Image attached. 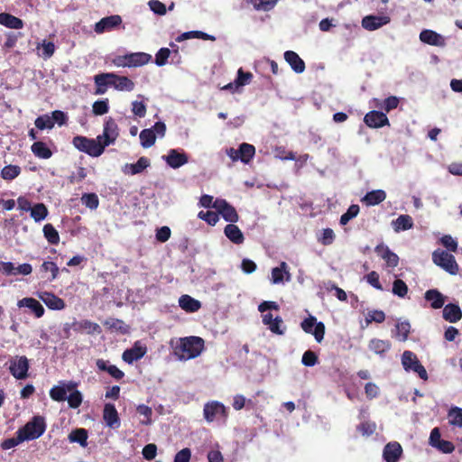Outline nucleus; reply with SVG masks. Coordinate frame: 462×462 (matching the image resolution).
<instances>
[{"instance_id":"aec40b11","label":"nucleus","mask_w":462,"mask_h":462,"mask_svg":"<svg viewBox=\"0 0 462 462\" xmlns=\"http://www.w3.org/2000/svg\"><path fill=\"white\" fill-rule=\"evenodd\" d=\"M163 159L165 160L166 163L173 169L181 167L189 161V158L185 152H179L175 149L170 150L168 154L163 156Z\"/></svg>"},{"instance_id":"864d4df0","label":"nucleus","mask_w":462,"mask_h":462,"mask_svg":"<svg viewBox=\"0 0 462 462\" xmlns=\"http://www.w3.org/2000/svg\"><path fill=\"white\" fill-rule=\"evenodd\" d=\"M70 394L67 396L69 406L72 409L79 408L82 403V393L77 390L76 388L72 391H70Z\"/></svg>"},{"instance_id":"f8f14e48","label":"nucleus","mask_w":462,"mask_h":462,"mask_svg":"<svg viewBox=\"0 0 462 462\" xmlns=\"http://www.w3.org/2000/svg\"><path fill=\"white\" fill-rule=\"evenodd\" d=\"M122 23V18L118 14H114L102 18L99 22L95 24L94 31L98 33H104L105 32H110L117 28Z\"/></svg>"},{"instance_id":"2eb2a0df","label":"nucleus","mask_w":462,"mask_h":462,"mask_svg":"<svg viewBox=\"0 0 462 462\" xmlns=\"http://www.w3.org/2000/svg\"><path fill=\"white\" fill-rule=\"evenodd\" d=\"M420 40L431 46L444 47L446 45L445 38L441 34L429 29L420 32Z\"/></svg>"},{"instance_id":"72a5a7b5","label":"nucleus","mask_w":462,"mask_h":462,"mask_svg":"<svg viewBox=\"0 0 462 462\" xmlns=\"http://www.w3.org/2000/svg\"><path fill=\"white\" fill-rule=\"evenodd\" d=\"M369 349L381 356H384L392 347L389 340L373 338L369 342Z\"/></svg>"},{"instance_id":"338daca9","label":"nucleus","mask_w":462,"mask_h":462,"mask_svg":"<svg viewBox=\"0 0 462 462\" xmlns=\"http://www.w3.org/2000/svg\"><path fill=\"white\" fill-rule=\"evenodd\" d=\"M319 361L318 356L311 350L304 352L301 362L305 366H314Z\"/></svg>"},{"instance_id":"f704fd0d","label":"nucleus","mask_w":462,"mask_h":462,"mask_svg":"<svg viewBox=\"0 0 462 462\" xmlns=\"http://www.w3.org/2000/svg\"><path fill=\"white\" fill-rule=\"evenodd\" d=\"M0 24L10 29H22L23 27L22 19L7 13L0 14Z\"/></svg>"},{"instance_id":"393cba45","label":"nucleus","mask_w":462,"mask_h":462,"mask_svg":"<svg viewBox=\"0 0 462 462\" xmlns=\"http://www.w3.org/2000/svg\"><path fill=\"white\" fill-rule=\"evenodd\" d=\"M284 60L296 73H302L305 70V62L295 51H286Z\"/></svg>"},{"instance_id":"6ab92c4d","label":"nucleus","mask_w":462,"mask_h":462,"mask_svg":"<svg viewBox=\"0 0 462 462\" xmlns=\"http://www.w3.org/2000/svg\"><path fill=\"white\" fill-rule=\"evenodd\" d=\"M39 298L51 310H61L66 307L65 301L52 292H41Z\"/></svg>"},{"instance_id":"603ef678","label":"nucleus","mask_w":462,"mask_h":462,"mask_svg":"<svg viewBox=\"0 0 462 462\" xmlns=\"http://www.w3.org/2000/svg\"><path fill=\"white\" fill-rule=\"evenodd\" d=\"M82 203L90 209H97L99 205V199L96 193H84L81 197Z\"/></svg>"},{"instance_id":"473e14b6","label":"nucleus","mask_w":462,"mask_h":462,"mask_svg":"<svg viewBox=\"0 0 462 462\" xmlns=\"http://www.w3.org/2000/svg\"><path fill=\"white\" fill-rule=\"evenodd\" d=\"M19 307H26L32 310L36 318H41L44 314L43 306L33 298H23L18 302Z\"/></svg>"},{"instance_id":"b1692460","label":"nucleus","mask_w":462,"mask_h":462,"mask_svg":"<svg viewBox=\"0 0 462 462\" xmlns=\"http://www.w3.org/2000/svg\"><path fill=\"white\" fill-rule=\"evenodd\" d=\"M443 319L450 323H456L462 318V310L457 304L448 303L442 311Z\"/></svg>"},{"instance_id":"37998d69","label":"nucleus","mask_w":462,"mask_h":462,"mask_svg":"<svg viewBox=\"0 0 462 462\" xmlns=\"http://www.w3.org/2000/svg\"><path fill=\"white\" fill-rule=\"evenodd\" d=\"M140 142L143 148H149L152 146L156 141V134L152 129H143L141 131Z\"/></svg>"},{"instance_id":"774afa93","label":"nucleus","mask_w":462,"mask_h":462,"mask_svg":"<svg viewBox=\"0 0 462 462\" xmlns=\"http://www.w3.org/2000/svg\"><path fill=\"white\" fill-rule=\"evenodd\" d=\"M190 457V449L189 448H184L175 455L173 462H189Z\"/></svg>"},{"instance_id":"cd10ccee","label":"nucleus","mask_w":462,"mask_h":462,"mask_svg":"<svg viewBox=\"0 0 462 462\" xmlns=\"http://www.w3.org/2000/svg\"><path fill=\"white\" fill-rule=\"evenodd\" d=\"M224 234L236 245H241L245 241L244 234L237 226L234 225V223L228 224L225 226Z\"/></svg>"},{"instance_id":"680f3d73","label":"nucleus","mask_w":462,"mask_h":462,"mask_svg":"<svg viewBox=\"0 0 462 462\" xmlns=\"http://www.w3.org/2000/svg\"><path fill=\"white\" fill-rule=\"evenodd\" d=\"M252 78L253 74L251 72H245L243 69L240 68L237 71V78L235 80L236 88L248 84Z\"/></svg>"},{"instance_id":"bf43d9fd","label":"nucleus","mask_w":462,"mask_h":462,"mask_svg":"<svg viewBox=\"0 0 462 462\" xmlns=\"http://www.w3.org/2000/svg\"><path fill=\"white\" fill-rule=\"evenodd\" d=\"M35 126L40 129H51L54 127V122L48 115L40 116L35 119Z\"/></svg>"},{"instance_id":"a19ab883","label":"nucleus","mask_w":462,"mask_h":462,"mask_svg":"<svg viewBox=\"0 0 462 462\" xmlns=\"http://www.w3.org/2000/svg\"><path fill=\"white\" fill-rule=\"evenodd\" d=\"M411 332V324L408 321L398 322L395 325L393 336L400 341H406Z\"/></svg>"},{"instance_id":"4c0bfd02","label":"nucleus","mask_w":462,"mask_h":462,"mask_svg":"<svg viewBox=\"0 0 462 462\" xmlns=\"http://www.w3.org/2000/svg\"><path fill=\"white\" fill-rule=\"evenodd\" d=\"M88 430L83 428L73 430L68 436L69 442L79 443L82 448L88 446Z\"/></svg>"},{"instance_id":"09e8293b","label":"nucleus","mask_w":462,"mask_h":462,"mask_svg":"<svg viewBox=\"0 0 462 462\" xmlns=\"http://www.w3.org/2000/svg\"><path fill=\"white\" fill-rule=\"evenodd\" d=\"M448 422L457 427H462V408L452 407L448 414Z\"/></svg>"},{"instance_id":"3c124183","label":"nucleus","mask_w":462,"mask_h":462,"mask_svg":"<svg viewBox=\"0 0 462 462\" xmlns=\"http://www.w3.org/2000/svg\"><path fill=\"white\" fill-rule=\"evenodd\" d=\"M359 210H360V208L358 205H356V204L351 205L347 208L346 212H345L340 217V220H339L340 225H342V226L346 225L351 219H353L354 217H356L358 215Z\"/></svg>"},{"instance_id":"9b49d317","label":"nucleus","mask_w":462,"mask_h":462,"mask_svg":"<svg viewBox=\"0 0 462 462\" xmlns=\"http://www.w3.org/2000/svg\"><path fill=\"white\" fill-rule=\"evenodd\" d=\"M77 385V383L73 381L60 382L59 385H55L50 390V397L55 402H64L67 399V392L74 390Z\"/></svg>"},{"instance_id":"5701e85b","label":"nucleus","mask_w":462,"mask_h":462,"mask_svg":"<svg viewBox=\"0 0 462 462\" xmlns=\"http://www.w3.org/2000/svg\"><path fill=\"white\" fill-rule=\"evenodd\" d=\"M150 166V160L147 157H140L135 163H126L123 171L125 174L135 175L143 172L146 168Z\"/></svg>"},{"instance_id":"c03bdc74","label":"nucleus","mask_w":462,"mask_h":462,"mask_svg":"<svg viewBox=\"0 0 462 462\" xmlns=\"http://www.w3.org/2000/svg\"><path fill=\"white\" fill-rule=\"evenodd\" d=\"M190 38H198V39L210 40V41L216 40L215 36L209 35L201 31H190V32H184V33L180 34V36H178L176 38V41L181 42V41L190 39Z\"/></svg>"},{"instance_id":"f257e3e1","label":"nucleus","mask_w":462,"mask_h":462,"mask_svg":"<svg viewBox=\"0 0 462 462\" xmlns=\"http://www.w3.org/2000/svg\"><path fill=\"white\" fill-rule=\"evenodd\" d=\"M170 346L179 360H189L196 358L202 353L205 342L199 337L189 336L176 340L171 339Z\"/></svg>"},{"instance_id":"6e6552de","label":"nucleus","mask_w":462,"mask_h":462,"mask_svg":"<svg viewBox=\"0 0 462 462\" xmlns=\"http://www.w3.org/2000/svg\"><path fill=\"white\" fill-rule=\"evenodd\" d=\"M119 135L118 125L116 121L109 117L104 125L103 134L97 136V140L104 145V149L114 143Z\"/></svg>"},{"instance_id":"423d86ee","label":"nucleus","mask_w":462,"mask_h":462,"mask_svg":"<svg viewBox=\"0 0 462 462\" xmlns=\"http://www.w3.org/2000/svg\"><path fill=\"white\" fill-rule=\"evenodd\" d=\"M300 328L305 333L313 335L318 343L323 340L326 328L323 322H318L316 317L310 315L304 319L300 323Z\"/></svg>"},{"instance_id":"58836bf2","label":"nucleus","mask_w":462,"mask_h":462,"mask_svg":"<svg viewBox=\"0 0 462 462\" xmlns=\"http://www.w3.org/2000/svg\"><path fill=\"white\" fill-rule=\"evenodd\" d=\"M239 160L247 164L255 154V148L253 144L243 143L238 148Z\"/></svg>"},{"instance_id":"de8ad7c7","label":"nucleus","mask_w":462,"mask_h":462,"mask_svg":"<svg viewBox=\"0 0 462 462\" xmlns=\"http://www.w3.org/2000/svg\"><path fill=\"white\" fill-rule=\"evenodd\" d=\"M104 326H106L109 329L120 331L123 334L128 332V328L125 326V322L118 319L108 318L104 321Z\"/></svg>"},{"instance_id":"0e129e2a","label":"nucleus","mask_w":462,"mask_h":462,"mask_svg":"<svg viewBox=\"0 0 462 462\" xmlns=\"http://www.w3.org/2000/svg\"><path fill=\"white\" fill-rule=\"evenodd\" d=\"M41 270L42 272H50L51 273V278L50 281H53L58 277L59 274V267L57 264L53 262L45 261L41 266Z\"/></svg>"},{"instance_id":"a211bd4d","label":"nucleus","mask_w":462,"mask_h":462,"mask_svg":"<svg viewBox=\"0 0 462 462\" xmlns=\"http://www.w3.org/2000/svg\"><path fill=\"white\" fill-rule=\"evenodd\" d=\"M402 454V446L400 443L393 441L385 445L383 451V457L386 462H398Z\"/></svg>"},{"instance_id":"f3484780","label":"nucleus","mask_w":462,"mask_h":462,"mask_svg":"<svg viewBox=\"0 0 462 462\" xmlns=\"http://www.w3.org/2000/svg\"><path fill=\"white\" fill-rule=\"evenodd\" d=\"M103 419L106 424L111 429H117L120 426L118 412L112 403H106L103 411Z\"/></svg>"},{"instance_id":"c85d7f7f","label":"nucleus","mask_w":462,"mask_h":462,"mask_svg":"<svg viewBox=\"0 0 462 462\" xmlns=\"http://www.w3.org/2000/svg\"><path fill=\"white\" fill-rule=\"evenodd\" d=\"M112 86L119 91H132L134 88V82L126 76H119L114 73Z\"/></svg>"},{"instance_id":"4468645a","label":"nucleus","mask_w":462,"mask_h":462,"mask_svg":"<svg viewBox=\"0 0 462 462\" xmlns=\"http://www.w3.org/2000/svg\"><path fill=\"white\" fill-rule=\"evenodd\" d=\"M374 252L376 254L386 262L388 267L394 268L399 263V256L391 251L388 245L381 243L377 245L374 248Z\"/></svg>"},{"instance_id":"f03ea898","label":"nucleus","mask_w":462,"mask_h":462,"mask_svg":"<svg viewBox=\"0 0 462 462\" xmlns=\"http://www.w3.org/2000/svg\"><path fill=\"white\" fill-rule=\"evenodd\" d=\"M46 430V423L42 416H34L32 420L28 421L18 431L23 440H32L40 438Z\"/></svg>"},{"instance_id":"dca6fc26","label":"nucleus","mask_w":462,"mask_h":462,"mask_svg":"<svg viewBox=\"0 0 462 462\" xmlns=\"http://www.w3.org/2000/svg\"><path fill=\"white\" fill-rule=\"evenodd\" d=\"M390 23L386 15H366L362 19V26L367 31H374Z\"/></svg>"},{"instance_id":"4d7b16f0","label":"nucleus","mask_w":462,"mask_h":462,"mask_svg":"<svg viewBox=\"0 0 462 462\" xmlns=\"http://www.w3.org/2000/svg\"><path fill=\"white\" fill-rule=\"evenodd\" d=\"M198 217L206 221L210 226H215L219 220L217 211L214 212V211H210V210H208V211L201 210L199 212Z\"/></svg>"},{"instance_id":"5fc2aeb1","label":"nucleus","mask_w":462,"mask_h":462,"mask_svg":"<svg viewBox=\"0 0 462 462\" xmlns=\"http://www.w3.org/2000/svg\"><path fill=\"white\" fill-rule=\"evenodd\" d=\"M407 284L401 279H396L393 283V293L400 298H404L408 293Z\"/></svg>"},{"instance_id":"a18cd8bd","label":"nucleus","mask_w":462,"mask_h":462,"mask_svg":"<svg viewBox=\"0 0 462 462\" xmlns=\"http://www.w3.org/2000/svg\"><path fill=\"white\" fill-rule=\"evenodd\" d=\"M43 235L51 245H58L60 242V235L51 224H46L43 226Z\"/></svg>"},{"instance_id":"4be33fe9","label":"nucleus","mask_w":462,"mask_h":462,"mask_svg":"<svg viewBox=\"0 0 462 462\" xmlns=\"http://www.w3.org/2000/svg\"><path fill=\"white\" fill-rule=\"evenodd\" d=\"M424 299L430 302L432 309H440L444 306L446 297L437 289H430L426 291Z\"/></svg>"},{"instance_id":"e433bc0d","label":"nucleus","mask_w":462,"mask_h":462,"mask_svg":"<svg viewBox=\"0 0 462 462\" xmlns=\"http://www.w3.org/2000/svg\"><path fill=\"white\" fill-rule=\"evenodd\" d=\"M180 307L187 312H195L201 307V303L190 297L189 295H182L179 300Z\"/></svg>"},{"instance_id":"79ce46f5","label":"nucleus","mask_w":462,"mask_h":462,"mask_svg":"<svg viewBox=\"0 0 462 462\" xmlns=\"http://www.w3.org/2000/svg\"><path fill=\"white\" fill-rule=\"evenodd\" d=\"M31 217L34 219L35 222H40L45 219L48 216V208L43 203H37L33 207H32Z\"/></svg>"},{"instance_id":"052dcab7","label":"nucleus","mask_w":462,"mask_h":462,"mask_svg":"<svg viewBox=\"0 0 462 462\" xmlns=\"http://www.w3.org/2000/svg\"><path fill=\"white\" fill-rule=\"evenodd\" d=\"M335 233L331 228H325L322 230L321 236L318 238V241L323 245H330L335 240Z\"/></svg>"},{"instance_id":"c756f323","label":"nucleus","mask_w":462,"mask_h":462,"mask_svg":"<svg viewBox=\"0 0 462 462\" xmlns=\"http://www.w3.org/2000/svg\"><path fill=\"white\" fill-rule=\"evenodd\" d=\"M263 323L268 326L269 329L276 335L284 333V330L281 328L282 319L279 316L273 318L272 313L264 314L263 315Z\"/></svg>"},{"instance_id":"7c9ffc66","label":"nucleus","mask_w":462,"mask_h":462,"mask_svg":"<svg viewBox=\"0 0 462 462\" xmlns=\"http://www.w3.org/2000/svg\"><path fill=\"white\" fill-rule=\"evenodd\" d=\"M284 278L286 281L291 280V273L288 270V264L285 262H282L278 267H274L272 270V282L273 283H281Z\"/></svg>"},{"instance_id":"a878e982","label":"nucleus","mask_w":462,"mask_h":462,"mask_svg":"<svg viewBox=\"0 0 462 462\" xmlns=\"http://www.w3.org/2000/svg\"><path fill=\"white\" fill-rule=\"evenodd\" d=\"M74 331L83 332L87 331L88 334H99L101 333V328L97 323L92 322L88 319H82L74 322L72 325Z\"/></svg>"},{"instance_id":"6e6d98bb","label":"nucleus","mask_w":462,"mask_h":462,"mask_svg":"<svg viewBox=\"0 0 462 462\" xmlns=\"http://www.w3.org/2000/svg\"><path fill=\"white\" fill-rule=\"evenodd\" d=\"M109 110L108 99L105 98L94 102L92 106V112L96 116H103Z\"/></svg>"},{"instance_id":"7ed1b4c3","label":"nucleus","mask_w":462,"mask_h":462,"mask_svg":"<svg viewBox=\"0 0 462 462\" xmlns=\"http://www.w3.org/2000/svg\"><path fill=\"white\" fill-rule=\"evenodd\" d=\"M73 145L80 152H84L92 157H98L104 152V145L96 139H88L85 136L77 135L72 139Z\"/></svg>"},{"instance_id":"412c9836","label":"nucleus","mask_w":462,"mask_h":462,"mask_svg":"<svg viewBox=\"0 0 462 462\" xmlns=\"http://www.w3.org/2000/svg\"><path fill=\"white\" fill-rule=\"evenodd\" d=\"M114 73H100L94 77V82L96 84V95H103L106 92L107 87L112 86V78Z\"/></svg>"},{"instance_id":"69168bd1","label":"nucleus","mask_w":462,"mask_h":462,"mask_svg":"<svg viewBox=\"0 0 462 462\" xmlns=\"http://www.w3.org/2000/svg\"><path fill=\"white\" fill-rule=\"evenodd\" d=\"M171 51L168 48H161L155 54V64L159 67L164 66L170 57Z\"/></svg>"},{"instance_id":"9d476101","label":"nucleus","mask_w":462,"mask_h":462,"mask_svg":"<svg viewBox=\"0 0 462 462\" xmlns=\"http://www.w3.org/2000/svg\"><path fill=\"white\" fill-rule=\"evenodd\" d=\"M9 370L11 374L18 380L27 378L29 370L28 358L23 356H16L15 358L12 359L10 361Z\"/></svg>"},{"instance_id":"2f4dec72","label":"nucleus","mask_w":462,"mask_h":462,"mask_svg":"<svg viewBox=\"0 0 462 462\" xmlns=\"http://www.w3.org/2000/svg\"><path fill=\"white\" fill-rule=\"evenodd\" d=\"M146 353V348L138 346L136 344L129 349H126L123 355V360L127 364H132L134 361L141 359Z\"/></svg>"},{"instance_id":"bb28decb","label":"nucleus","mask_w":462,"mask_h":462,"mask_svg":"<svg viewBox=\"0 0 462 462\" xmlns=\"http://www.w3.org/2000/svg\"><path fill=\"white\" fill-rule=\"evenodd\" d=\"M386 199V193L383 189H375L367 192L362 199L361 202L367 207L375 206L383 202Z\"/></svg>"},{"instance_id":"39448f33","label":"nucleus","mask_w":462,"mask_h":462,"mask_svg":"<svg viewBox=\"0 0 462 462\" xmlns=\"http://www.w3.org/2000/svg\"><path fill=\"white\" fill-rule=\"evenodd\" d=\"M402 365L406 372L412 371L416 373L422 380L428 379V373L421 365L417 356L410 350H405L402 355Z\"/></svg>"},{"instance_id":"ea45409f","label":"nucleus","mask_w":462,"mask_h":462,"mask_svg":"<svg viewBox=\"0 0 462 462\" xmlns=\"http://www.w3.org/2000/svg\"><path fill=\"white\" fill-rule=\"evenodd\" d=\"M393 226L396 232L409 230L413 226V220L409 215H400L393 221Z\"/></svg>"},{"instance_id":"49530a36","label":"nucleus","mask_w":462,"mask_h":462,"mask_svg":"<svg viewBox=\"0 0 462 462\" xmlns=\"http://www.w3.org/2000/svg\"><path fill=\"white\" fill-rule=\"evenodd\" d=\"M21 173V168L18 165L9 164L5 166L1 171V177L5 180H13Z\"/></svg>"},{"instance_id":"ddd939ff","label":"nucleus","mask_w":462,"mask_h":462,"mask_svg":"<svg viewBox=\"0 0 462 462\" xmlns=\"http://www.w3.org/2000/svg\"><path fill=\"white\" fill-rule=\"evenodd\" d=\"M364 122L370 128H380L390 125L386 115L376 110L368 112L364 117Z\"/></svg>"},{"instance_id":"0eeeda50","label":"nucleus","mask_w":462,"mask_h":462,"mask_svg":"<svg viewBox=\"0 0 462 462\" xmlns=\"http://www.w3.org/2000/svg\"><path fill=\"white\" fill-rule=\"evenodd\" d=\"M432 259L435 264L440 266L449 274L456 275L458 273L459 266L452 254L445 251L440 253L434 252L432 254Z\"/></svg>"},{"instance_id":"1a4fd4ad","label":"nucleus","mask_w":462,"mask_h":462,"mask_svg":"<svg viewBox=\"0 0 462 462\" xmlns=\"http://www.w3.org/2000/svg\"><path fill=\"white\" fill-rule=\"evenodd\" d=\"M213 208L217 209L218 215H221L222 217L230 224L236 223L239 219L236 209L226 199H217L213 203Z\"/></svg>"},{"instance_id":"c9c22d12","label":"nucleus","mask_w":462,"mask_h":462,"mask_svg":"<svg viewBox=\"0 0 462 462\" xmlns=\"http://www.w3.org/2000/svg\"><path fill=\"white\" fill-rule=\"evenodd\" d=\"M32 152L40 159H50L52 156L51 150L42 141L34 142L31 146Z\"/></svg>"},{"instance_id":"e2e57ef3","label":"nucleus","mask_w":462,"mask_h":462,"mask_svg":"<svg viewBox=\"0 0 462 462\" xmlns=\"http://www.w3.org/2000/svg\"><path fill=\"white\" fill-rule=\"evenodd\" d=\"M22 438L23 437L21 436L20 432L17 430L16 437L5 439L1 443V448L5 450L13 448L16 447L17 445H19L20 443H22L23 441H24L23 439H22Z\"/></svg>"},{"instance_id":"13d9d810","label":"nucleus","mask_w":462,"mask_h":462,"mask_svg":"<svg viewBox=\"0 0 462 462\" xmlns=\"http://www.w3.org/2000/svg\"><path fill=\"white\" fill-rule=\"evenodd\" d=\"M357 430L363 435L369 437L376 430V424L374 421H363L357 426Z\"/></svg>"},{"instance_id":"8fccbe9b","label":"nucleus","mask_w":462,"mask_h":462,"mask_svg":"<svg viewBox=\"0 0 462 462\" xmlns=\"http://www.w3.org/2000/svg\"><path fill=\"white\" fill-rule=\"evenodd\" d=\"M152 60V56L145 52L131 53L132 67L143 66Z\"/></svg>"},{"instance_id":"20e7f679","label":"nucleus","mask_w":462,"mask_h":462,"mask_svg":"<svg viewBox=\"0 0 462 462\" xmlns=\"http://www.w3.org/2000/svg\"><path fill=\"white\" fill-rule=\"evenodd\" d=\"M203 415L204 419L208 423H211L216 420H222L223 422H226L228 417V410L222 402L211 401L205 403Z\"/></svg>"}]
</instances>
